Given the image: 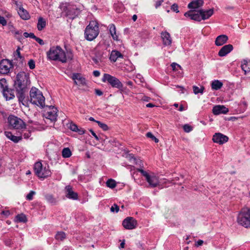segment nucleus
<instances>
[{"mask_svg": "<svg viewBox=\"0 0 250 250\" xmlns=\"http://www.w3.org/2000/svg\"><path fill=\"white\" fill-rule=\"evenodd\" d=\"M30 85L29 74L24 72H20L14 81V87L16 92L17 97L20 103L24 104V101Z\"/></svg>", "mask_w": 250, "mask_h": 250, "instance_id": "1", "label": "nucleus"}, {"mask_svg": "<svg viewBox=\"0 0 250 250\" xmlns=\"http://www.w3.org/2000/svg\"><path fill=\"white\" fill-rule=\"evenodd\" d=\"M47 58L51 61H59L62 63L66 62L67 60H71L73 55L71 52H67L66 54L64 51L59 46H52L46 53Z\"/></svg>", "mask_w": 250, "mask_h": 250, "instance_id": "2", "label": "nucleus"}, {"mask_svg": "<svg viewBox=\"0 0 250 250\" xmlns=\"http://www.w3.org/2000/svg\"><path fill=\"white\" fill-rule=\"evenodd\" d=\"M30 102L41 108L45 106V98L38 88L32 87L30 91Z\"/></svg>", "mask_w": 250, "mask_h": 250, "instance_id": "3", "label": "nucleus"}, {"mask_svg": "<svg viewBox=\"0 0 250 250\" xmlns=\"http://www.w3.org/2000/svg\"><path fill=\"white\" fill-rule=\"evenodd\" d=\"M99 34L98 23L95 21H91L84 30V38L89 41L94 40Z\"/></svg>", "mask_w": 250, "mask_h": 250, "instance_id": "4", "label": "nucleus"}, {"mask_svg": "<svg viewBox=\"0 0 250 250\" xmlns=\"http://www.w3.org/2000/svg\"><path fill=\"white\" fill-rule=\"evenodd\" d=\"M237 221L243 227L250 228V208H243L238 215Z\"/></svg>", "mask_w": 250, "mask_h": 250, "instance_id": "5", "label": "nucleus"}, {"mask_svg": "<svg viewBox=\"0 0 250 250\" xmlns=\"http://www.w3.org/2000/svg\"><path fill=\"white\" fill-rule=\"evenodd\" d=\"M60 8L62 10V14L69 19H74L80 13V10L75 6H71L67 3L61 4Z\"/></svg>", "mask_w": 250, "mask_h": 250, "instance_id": "6", "label": "nucleus"}, {"mask_svg": "<svg viewBox=\"0 0 250 250\" xmlns=\"http://www.w3.org/2000/svg\"><path fill=\"white\" fill-rule=\"evenodd\" d=\"M34 170L35 174L40 178L44 179L51 174L48 165H45L43 167L40 162H36L34 164Z\"/></svg>", "mask_w": 250, "mask_h": 250, "instance_id": "7", "label": "nucleus"}, {"mask_svg": "<svg viewBox=\"0 0 250 250\" xmlns=\"http://www.w3.org/2000/svg\"><path fill=\"white\" fill-rule=\"evenodd\" d=\"M0 88L3 96L7 101L15 98L14 90L9 87L7 80L5 78L0 79Z\"/></svg>", "mask_w": 250, "mask_h": 250, "instance_id": "8", "label": "nucleus"}, {"mask_svg": "<svg viewBox=\"0 0 250 250\" xmlns=\"http://www.w3.org/2000/svg\"><path fill=\"white\" fill-rule=\"evenodd\" d=\"M137 170L140 172L142 176L145 178V180L151 188H155L159 185V177L154 173L149 174L147 171L141 168H138Z\"/></svg>", "mask_w": 250, "mask_h": 250, "instance_id": "9", "label": "nucleus"}, {"mask_svg": "<svg viewBox=\"0 0 250 250\" xmlns=\"http://www.w3.org/2000/svg\"><path fill=\"white\" fill-rule=\"evenodd\" d=\"M9 125L16 129H25V123L20 118L11 115L8 118Z\"/></svg>", "mask_w": 250, "mask_h": 250, "instance_id": "10", "label": "nucleus"}, {"mask_svg": "<svg viewBox=\"0 0 250 250\" xmlns=\"http://www.w3.org/2000/svg\"><path fill=\"white\" fill-rule=\"evenodd\" d=\"M102 82H107L112 87L119 89H122L123 87V84L118 79L108 74H104Z\"/></svg>", "mask_w": 250, "mask_h": 250, "instance_id": "11", "label": "nucleus"}, {"mask_svg": "<svg viewBox=\"0 0 250 250\" xmlns=\"http://www.w3.org/2000/svg\"><path fill=\"white\" fill-rule=\"evenodd\" d=\"M48 108L47 111L44 113V116L46 120H49L51 123H54L56 121L58 117L57 112L58 110L54 106L46 105Z\"/></svg>", "mask_w": 250, "mask_h": 250, "instance_id": "12", "label": "nucleus"}, {"mask_svg": "<svg viewBox=\"0 0 250 250\" xmlns=\"http://www.w3.org/2000/svg\"><path fill=\"white\" fill-rule=\"evenodd\" d=\"M137 221L133 217H127L125 219L123 222V226L126 229H133L137 226Z\"/></svg>", "mask_w": 250, "mask_h": 250, "instance_id": "13", "label": "nucleus"}, {"mask_svg": "<svg viewBox=\"0 0 250 250\" xmlns=\"http://www.w3.org/2000/svg\"><path fill=\"white\" fill-rule=\"evenodd\" d=\"M12 66L11 62L8 60H2L0 62V73L2 74H7Z\"/></svg>", "mask_w": 250, "mask_h": 250, "instance_id": "14", "label": "nucleus"}, {"mask_svg": "<svg viewBox=\"0 0 250 250\" xmlns=\"http://www.w3.org/2000/svg\"><path fill=\"white\" fill-rule=\"evenodd\" d=\"M21 48L18 46L17 50L14 52V63L18 66H22L23 64L24 57H23L20 52Z\"/></svg>", "mask_w": 250, "mask_h": 250, "instance_id": "15", "label": "nucleus"}, {"mask_svg": "<svg viewBox=\"0 0 250 250\" xmlns=\"http://www.w3.org/2000/svg\"><path fill=\"white\" fill-rule=\"evenodd\" d=\"M228 140V137L221 133H215L212 137L213 142L219 145H222L227 142Z\"/></svg>", "mask_w": 250, "mask_h": 250, "instance_id": "16", "label": "nucleus"}, {"mask_svg": "<svg viewBox=\"0 0 250 250\" xmlns=\"http://www.w3.org/2000/svg\"><path fill=\"white\" fill-rule=\"evenodd\" d=\"M65 196L67 198L72 200H77L78 198V195L77 193L74 192L72 190L71 186L68 185L65 187Z\"/></svg>", "mask_w": 250, "mask_h": 250, "instance_id": "17", "label": "nucleus"}, {"mask_svg": "<svg viewBox=\"0 0 250 250\" xmlns=\"http://www.w3.org/2000/svg\"><path fill=\"white\" fill-rule=\"evenodd\" d=\"M233 46L230 44L223 46L218 52V55L220 57H224L230 52L233 50Z\"/></svg>", "mask_w": 250, "mask_h": 250, "instance_id": "18", "label": "nucleus"}, {"mask_svg": "<svg viewBox=\"0 0 250 250\" xmlns=\"http://www.w3.org/2000/svg\"><path fill=\"white\" fill-rule=\"evenodd\" d=\"M229 112L228 108L224 105H218L213 107L212 113L214 115H219L220 114H226Z\"/></svg>", "mask_w": 250, "mask_h": 250, "instance_id": "19", "label": "nucleus"}, {"mask_svg": "<svg viewBox=\"0 0 250 250\" xmlns=\"http://www.w3.org/2000/svg\"><path fill=\"white\" fill-rule=\"evenodd\" d=\"M198 12L200 14L203 20L209 19L214 13V9L211 8L209 10L200 9Z\"/></svg>", "mask_w": 250, "mask_h": 250, "instance_id": "20", "label": "nucleus"}, {"mask_svg": "<svg viewBox=\"0 0 250 250\" xmlns=\"http://www.w3.org/2000/svg\"><path fill=\"white\" fill-rule=\"evenodd\" d=\"M71 78L74 81V83L76 85L82 84L84 85L85 83V79L81 76L79 73H74Z\"/></svg>", "mask_w": 250, "mask_h": 250, "instance_id": "21", "label": "nucleus"}, {"mask_svg": "<svg viewBox=\"0 0 250 250\" xmlns=\"http://www.w3.org/2000/svg\"><path fill=\"white\" fill-rule=\"evenodd\" d=\"M68 127L71 130L77 132L79 135H83L85 132L83 128H79L78 126L73 122L70 123Z\"/></svg>", "mask_w": 250, "mask_h": 250, "instance_id": "22", "label": "nucleus"}, {"mask_svg": "<svg viewBox=\"0 0 250 250\" xmlns=\"http://www.w3.org/2000/svg\"><path fill=\"white\" fill-rule=\"evenodd\" d=\"M163 43L165 45H170L172 43V39L169 33L164 32L161 33Z\"/></svg>", "mask_w": 250, "mask_h": 250, "instance_id": "23", "label": "nucleus"}, {"mask_svg": "<svg viewBox=\"0 0 250 250\" xmlns=\"http://www.w3.org/2000/svg\"><path fill=\"white\" fill-rule=\"evenodd\" d=\"M228 40V37L226 35L218 36L215 40V44L217 46H221L227 42Z\"/></svg>", "mask_w": 250, "mask_h": 250, "instance_id": "24", "label": "nucleus"}, {"mask_svg": "<svg viewBox=\"0 0 250 250\" xmlns=\"http://www.w3.org/2000/svg\"><path fill=\"white\" fill-rule=\"evenodd\" d=\"M124 56L119 51L113 50L110 55L109 60L113 62H115L119 58H123Z\"/></svg>", "mask_w": 250, "mask_h": 250, "instance_id": "25", "label": "nucleus"}, {"mask_svg": "<svg viewBox=\"0 0 250 250\" xmlns=\"http://www.w3.org/2000/svg\"><path fill=\"white\" fill-rule=\"evenodd\" d=\"M204 1L203 0H195L190 2L188 4V8L190 9L198 8L203 5Z\"/></svg>", "mask_w": 250, "mask_h": 250, "instance_id": "26", "label": "nucleus"}, {"mask_svg": "<svg viewBox=\"0 0 250 250\" xmlns=\"http://www.w3.org/2000/svg\"><path fill=\"white\" fill-rule=\"evenodd\" d=\"M4 134L8 138L14 143L19 142V141L21 140L22 138L21 136H16L13 135V134L10 131H5Z\"/></svg>", "mask_w": 250, "mask_h": 250, "instance_id": "27", "label": "nucleus"}, {"mask_svg": "<svg viewBox=\"0 0 250 250\" xmlns=\"http://www.w3.org/2000/svg\"><path fill=\"white\" fill-rule=\"evenodd\" d=\"M45 200L52 205H55L58 202L57 199L53 194H46L44 195Z\"/></svg>", "mask_w": 250, "mask_h": 250, "instance_id": "28", "label": "nucleus"}, {"mask_svg": "<svg viewBox=\"0 0 250 250\" xmlns=\"http://www.w3.org/2000/svg\"><path fill=\"white\" fill-rule=\"evenodd\" d=\"M18 14L21 19L23 20H28L30 18V15L28 12L25 10L23 7H20Z\"/></svg>", "mask_w": 250, "mask_h": 250, "instance_id": "29", "label": "nucleus"}, {"mask_svg": "<svg viewBox=\"0 0 250 250\" xmlns=\"http://www.w3.org/2000/svg\"><path fill=\"white\" fill-rule=\"evenodd\" d=\"M46 25V22L42 17H39L37 23V28L39 31H42Z\"/></svg>", "mask_w": 250, "mask_h": 250, "instance_id": "30", "label": "nucleus"}, {"mask_svg": "<svg viewBox=\"0 0 250 250\" xmlns=\"http://www.w3.org/2000/svg\"><path fill=\"white\" fill-rule=\"evenodd\" d=\"M109 33L112 36L113 39L115 41H118V36L116 32V27L114 24H110L109 25Z\"/></svg>", "mask_w": 250, "mask_h": 250, "instance_id": "31", "label": "nucleus"}, {"mask_svg": "<svg viewBox=\"0 0 250 250\" xmlns=\"http://www.w3.org/2000/svg\"><path fill=\"white\" fill-rule=\"evenodd\" d=\"M241 68L244 71L245 74L250 71V62L243 60L241 64Z\"/></svg>", "mask_w": 250, "mask_h": 250, "instance_id": "32", "label": "nucleus"}, {"mask_svg": "<svg viewBox=\"0 0 250 250\" xmlns=\"http://www.w3.org/2000/svg\"><path fill=\"white\" fill-rule=\"evenodd\" d=\"M223 86V83L219 80H214L211 83V88L213 90H219Z\"/></svg>", "mask_w": 250, "mask_h": 250, "instance_id": "33", "label": "nucleus"}, {"mask_svg": "<svg viewBox=\"0 0 250 250\" xmlns=\"http://www.w3.org/2000/svg\"><path fill=\"white\" fill-rule=\"evenodd\" d=\"M16 221L17 222L25 223L27 221L26 216L24 214H18L15 218Z\"/></svg>", "mask_w": 250, "mask_h": 250, "instance_id": "34", "label": "nucleus"}, {"mask_svg": "<svg viewBox=\"0 0 250 250\" xmlns=\"http://www.w3.org/2000/svg\"><path fill=\"white\" fill-rule=\"evenodd\" d=\"M71 154V151L68 147L64 148L62 150V156L63 158H69Z\"/></svg>", "mask_w": 250, "mask_h": 250, "instance_id": "35", "label": "nucleus"}, {"mask_svg": "<svg viewBox=\"0 0 250 250\" xmlns=\"http://www.w3.org/2000/svg\"><path fill=\"white\" fill-rule=\"evenodd\" d=\"M65 233L63 231H58L55 235V238L57 240L62 241L65 238Z\"/></svg>", "mask_w": 250, "mask_h": 250, "instance_id": "36", "label": "nucleus"}, {"mask_svg": "<svg viewBox=\"0 0 250 250\" xmlns=\"http://www.w3.org/2000/svg\"><path fill=\"white\" fill-rule=\"evenodd\" d=\"M204 89L205 88L203 86H201L200 87H199L196 85L193 86V90L195 94H197L198 93L203 94Z\"/></svg>", "mask_w": 250, "mask_h": 250, "instance_id": "37", "label": "nucleus"}, {"mask_svg": "<svg viewBox=\"0 0 250 250\" xmlns=\"http://www.w3.org/2000/svg\"><path fill=\"white\" fill-rule=\"evenodd\" d=\"M106 185L107 187L111 188H113L116 186L115 181L112 179H108L106 182Z\"/></svg>", "mask_w": 250, "mask_h": 250, "instance_id": "38", "label": "nucleus"}, {"mask_svg": "<svg viewBox=\"0 0 250 250\" xmlns=\"http://www.w3.org/2000/svg\"><path fill=\"white\" fill-rule=\"evenodd\" d=\"M114 9L118 13H121L124 10V7L121 3H118L114 4Z\"/></svg>", "mask_w": 250, "mask_h": 250, "instance_id": "39", "label": "nucleus"}, {"mask_svg": "<svg viewBox=\"0 0 250 250\" xmlns=\"http://www.w3.org/2000/svg\"><path fill=\"white\" fill-rule=\"evenodd\" d=\"M192 20L197 21H200L201 20H203L200 14L198 12V11L197 13L194 12V15L192 16Z\"/></svg>", "mask_w": 250, "mask_h": 250, "instance_id": "40", "label": "nucleus"}, {"mask_svg": "<svg viewBox=\"0 0 250 250\" xmlns=\"http://www.w3.org/2000/svg\"><path fill=\"white\" fill-rule=\"evenodd\" d=\"M22 130V132H21V136H23L25 139H28L31 136V131L29 130H26L24 129V130Z\"/></svg>", "mask_w": 250, "mask_h": 250, "instance_id": "41", "label": "nucleus"}, {"mask_svg": "<svg viewBox=\"0 0 250 250\" xmlns=\"http://www.w3.org/2000/svg\"><path fill=\"white\" fill-rule=\"evenodd\" d=\"M99 126L104 131L108 130L109 128L107 125L101 122L100 121H96Z\"/></svg>", "mask_w": 250, "mask_h": 250, "instance_id": "42", "label": "nucleus"}, {"mask_svg": "<svg viewBox=\"0 0 250 250\" xmlns=\"http://www.w3.org/2000/svg\"><path fill=\"white\" fill-rule=\"evenodd\" d=\"M146 136L148 138H151L152 140L154 141L155 143H158L159 139L156 138L151 132H148L146 134Z\"/></svg>", "mask_w": 250, "mask_h": 250, "instance_id": "43", "label": "nucleus"}, {"mask_svg": "<svg viewBox=\"0 0 250 250\" xmlns=\"http://www.w3.org/2000/svg\"><path fill=\"white\" fill-rule=\"evenodd\" d=\"M183 129L185 132L188 133L192 130L193 127L188 124H185L183 125Z\"/></svg>", "mask_w": 250, "mask_h": 250, "instance_id": "44", "label": "nucleus"}, {"mask_svg": "<svg viewBox=\"0 0 250 250\" xmlns=\"http://www.w3.org/2000/svg\"><path fill=\"white\" fill-rule=\"evenodd\" d=\"M119 207L117 204H114L110 208V211L112 212H118L119 211Z\"/></svg>", "mask_w": 250, "mask_h": 250, "instance_id": "45", "label": "nucleus"}, {"mask_svg": "<svg viewBox=\"0 0 250 250\" xmlns=\"http://www.w3.org/2000/svg\"><path fill=\"white\" fill-rule=\"evenodd\" d=\"M36 194V192L34 191L31 190L30 192L27 195L26 198L28 200H32L33 199V196Z\"/></svg>", "mask_w": 250, "mask_h": 250, "instance_id": "46", "label": "nucleus"}, {"mask_svg": "<svg viewBox=\"0 0 250 250\" xmlns=\"http://www.w3.org/2000/svg\"><path fill=\"white\" fill-rule=\"evenodd\" d=\"M194 12L193 11L190 10L184 14V16L186 17H189L191 20H192V16L194 15Z\"/></svg>", "mask_w": 250, "mask_h": 250, "instance_id": "47", "label": "nucleus"}, {"mask_svg": "<svg viewBox=\"0 0 250 250\" xmlns=\"http://www.w3.org/2000/svg\"><path fill=\"white\" fill-rule=\"evenodd\" d=\"M28 66L31 69H33L35 67V61L31 59L28 62Z\"/></svg>", "mask_w": 250, "mask_h": 250, "instance_id": "48", "label": "nucleus"}, {"mask_svg": "<svg viewBox=\"0 0 250 250\" xmlns=\"http://www.w3.org/2000/svg\"><path fill=\"white\" fill-rule=\"evenodd\" d=\"M23 36L25 38H32V39H34L35 38H36V36L34 35V33H27V32H24L23 33Z\"/></svg>", "mask_w": 250, "mask_h": 250, "instance_id": "49", "label": "nucleus"}, {"mask_svg": "<svg viewBox=\"0 0 250 250\" xmlns=\"http://www.w3.org/2000/svg\"><path fill=\"white\" fill-rule=\"evenodd\" d=\"M0 24H1L3 26L7 25L6 20L3 17L1 16H0Z\"/></svg>", "mask_w": 250, "mask_h": 250, "instance_id": "50", "label": "nucleus"}, {"mask_svg": "<svg viewBox=\"0 0 250 250\" xmlns=\"http://www.w3.org/2000/svg\"><path fill=\"white\" fill-rule=\"evenodd\" d=\"M171 9L173 11L176 12V13H178L179 12V11L178 10V6L176 3L173 4L171 6Z\"/></svg>", "mask_w": 250, "mask_h": 250, "instance_id": "51", "label": "nucleus"}, {"mask_svg": "<svg viewBox=\"0 0 250 250\" xmlns=\"http://www.w3.org/2000/svg\"><path fill=\"white\" fill-rule=\"evenodd\" d=\"M5 245L7 246H11V245L13 244L12 240L10 238L6 239L4 241Z\"/></svg>", "mask_w": 250, "mask_h": 250, "instance_id": "52", "label": "nucleus"}, {"mask_svg": "<svg viewBox=\"0 0 250 250\" xmlns=\"http://www.w3.org/2000/svg\"><path fill=\"white\" fill-rule=\"evenodd\" d=\"M171 66L173 71H176L177 67H181L180 65L175 62H173L171 64Z\"/></svg>", "mask_w": 250, "mask_h": 250, "instance_id": "53", "label": "nucleus"}, {"mask_svg": "<svg viewBox=\"0 0 250 250\" xmlns=\"http://www.w3.org/2000/svg\"><path fill=\"white\" fill-rule=\"evenodd\" d=\"M93 61L96 63L98 64L100 61H101V60H100V56H99L98 55H96V57L92 58Z\"/></svg>", "mask_w": 250, "mask_h": 250, "instance_id": "54", "label": "nucleus"}, {"mask_svg": "<svg viewBox=\"0 0 250 250\" xmlns=\"http://www.w3.org/2000/svg\"><path fill=\"white\" fill-rule=\"evenodd\" d=\"M34 40L37 42H38L40 45H43L44 44V42L43 41L42 39H40V38H39L38 37H37L36 36V38H34Z\"/></svg>", "mask_w": 250, "mask_h": 250, "instance_id": "55", "label": "nucleus"}, {"mask_svg": "<svg viewBox=\"0 0 250 250\" xmlns=\"http://www.w3.org/2000/svg\"><path fill=\"white\" fill-rule=\"evenodd\" d=\"M89 131L96 140L98 141L100 140V138H99V137L96 134V133L94 132V131L92 129H90Z\"/></svg>", "mask_w": 250, "mask_h": 250, "instance_id": "56", "label": "nucleus"}, {"mask_svg": "<svg viewBox=\"0 0 250 250\" xmlns=\"http://www.w3.org/2000/svg\"><path fill=\"white\" fill-rule=\"evenodd\" d=\"M203 243H204V241L203 240H199L196 242L195 245L196 247H198L199 246H202L203 245Z\"/></svg>", "mask_w": 250, "mask_h": 250, "instance_id": "57", "label": "nucleus"}, {"mask_svg": "<svg viewBox=\"0 0 250 250\" xmlns=\"http://www.w3.org/2000/svg\"><path fill=\"white\" fill-rule=\"evenodd\" d=\"M95 94L98 96H102L103 94V92L100 89H95Z\"/></svg>", "mask_w": 250, "mask_h": 250, "instance_id": "58", "label": "nucleus"}, {"mask_svg": "<svg viewBox=\"0 0 250 250\" xmlns=\"http://www.w3.org/2000/svg\"><path fill=\"white\" fill-rule=\"evenodd\" d=\"M163 2V0H158L156 2L155 7L156 8L160 6L162 3Z\"/></svg>", "mask_w": 250, "mask_h": 250, "instance_id": "59", "label": "nucleus"}, {"mask_svg": "<svg viewBox=\"0 0 250 250\" xmlns=\"http://www.w3.org/2000/svg\"><path fill=\"white\" fill-rule=\"evenodd\" d=\"M93 74L95 77H99L100 75V72L98 70H95L93 72Z\"/></svg>", "mask_w": 250, "mask_h": 250, "instance_id": "60", "label": "nucleus"}, {"mask_svg": "<svg viewBox=\"0 0 250 250\" xmlns=\"http://www.w3.org/2000/svg\"><path fill=\"white\" fill-rule=\"evenodd\" d=\"M1 214L4 215L6 216H8L10 215V213L9 210H4L2 211Z\"/></svg>", "mask_w": 250, "mask_h": 250, "instance_id": "61", "label": "nucleus"}, {"mask_svg": "<svg viewBox=\"0 0 250 250\" xmlns=\"http://www.w3.org/2000/svg\"><path fill=\"white\" fill-rule=\"evenodd\" d=\"M96 55H98L99 56H100V60H101V59L103 57V53L100 51H97L96 53Z\"/></svg>", "mask_w": 250, "mask_h": 250, "instance_id": "62", "label": "nucleus"}, {"mask_svg": "<svg viewBox=\"0 0 250 250\" xmlns=\"http://www.w3.org/2000/svg\"><path fill=\"white\" fill-rule=\"evenodd\" d=\"M125 240H123V241L122 242V243L120 244V249H123L125 248Z\"/></svg>", "mask_w": 250, "mask_h": 250, "instance_id": "63", "label": "nucleus"}, {"mask_svg": "<svg viewBox=\"0 0 250 250\" xmlns=\"http://www.w3.org/2000/svg\"><path fill=\"white\" fill-rule=\"evenodd\" d=\"M146 106L147 107H153L155 106V105L152 103H149L146 105Z\"/></svg>", "mask_w": 250, "mask_h": 250, "instance_id": "64", "label": "nucleus"}]
</instances>
